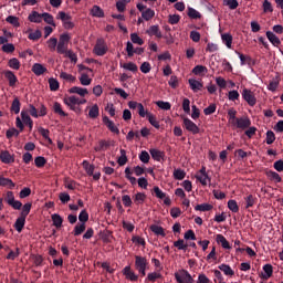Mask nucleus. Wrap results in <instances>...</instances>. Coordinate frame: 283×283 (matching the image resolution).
<instances>
[{
  "label": "nucleus",
  "instance_id": "f257e3e1",
  "mask_svg": "<svg viewBox=\"0 0 283 283\" xmlns=\"http://www.w3.org/2000/svg\"><path fill=\"white\" fill-rule=\"evenodd\" d=\"M71 39L72 38L67 33L61 34L57 41L56 52L57 54H63L66 59L72 60V50H69Z\"/></svg>",
  "mask_w": 283,
  "mask_h": 283
},
{
  "label": "nucleus",
  "instance_id": "f03ea898",
  "mask_svg": "<svg viewBox=\"0 0 283 283\" xmlns=\"http://www.w3.org/2000/svg\"><path fill=\"white\" fill-rule=\"evenodd\" d=\"M72 94H77L78 96H81L78 98L73 95L72 96V105H85V103H87V99H85V96H87V94H88L87 88L73 86Z\"/></svg>",
  "mask_w": 283,
  "mask_h": 283
},
{
  "label": "nucleus",
  "instance_id": "7ed1b4c3",
  "mask_svg": "<svg viewBox=\"0 0 283 283\" xmlns=\"http://www.w3.org/2000/svg\"><path fill=\"white\" fill-rule=\"evenodd\" d=\"M135 269L138 271V273L142 274V277H145L147 275V269H149V262H147V259L145 256H135Z\"/></svg>",
  "mask_w": 283,
  "mask_h": 283
},
{
  "label": "nucleus",
  "instance_id": "20e7f679",
  "mask_svg": "<svg viewBox=\"0 0 283 283\" xmlns=\"http://www.w3.org/2000/svg\"><path fill=\"white\" fill-rule=\"evenodd\" d=\"M175 280H177L178 283H191L193 282V277H191V274L187 270H179L175 273Z\"/></svg>",
  "mask_w": 283,
  "mask_h": 283
},
{
  "label": "nucleus",
  "instance_id": "39448f33",
  "mask_svg": "<svg viewBox=\"0 0 283 283\" xmlns=\"http://www.w3.org/2000/svg\"><path fill=\"white\" fill-rule=\"evenodd\" d=\"M232 127H237V129H249L251 127V119L247 116L238 117L232 124Z\"/></svg>",
  "mask_w": 283,
  "mask_h": 283
},
{
  "label": "nucleus",
  "instance_id": "423d86ee",
  "mask_svg": "<svg viewBox=\"0 0 283 283\" xmlns=\"http://www.w3.org/2000/svg\"><path fill=\"white\" fill-rule=\"evenodd\" d=\"M197 180H199V182L201 185H203V187H206V185H209V182H211V178H209V175L207 174V168L202 167L196 175Z\"/></svg>",
  "mask_w": 283,
  "mask_h": 283
},
{
  "label": "nucleus",
  "instance_id": "0eeeda50",
  "mask_svg": "<svg viewBox=\"0 0 283 283\" xmlns=\"http://www.w3.org/2000/svg\"><path fill=\"white\" fill-rule=\"evenodd\" d=\"M94 53L97 56H104V54L107 53V44H105V40H97L95 48H94Z\"/></svg>",
  "mask_w": 283,
  "mask_h": 283
},
{
  "label": "nucleus",
  "instance_id": "6e6552de",
  "mask_svg": "<svg viewBox=\"0 0 283 283\" xmlns=\"http://www.w3.org/2000/svg\"><path fill=\"white\" fill-rule=\"evenodd\" d=\"M184 127L185 129H187V132H190L191 134L200 133V128L198 127V125H196V123H193L189 118H184Z\"/></svg>",
  "mask_w": 283,
  "mask_h": 283
},
{
  "label": "nucleus",
  "instance_id": "1a4fd4ad",
  "mask_svg": "<svg viewBox=\"0 0 283 283\" xmlns=\"http://www.w3.org/2000/svg\"><path fill=\"white\" fill-rule=\"evenodd\" d=\"M242 97L248 102L249 105H251V107H253V105L256 103L255 95L253 92H251V90L244 88L242 92Z\"/></svg>",
  "mask_w": 283,
  "mask_h": 283
},
{
  "label": "nucleus",
  "instance_id": "9d476101",
  "mask_svg": "<svg viewBox=\"0 0 283 283\" xmlns=\"http://www.w3.org/2000/svg\"><path fill=\"white\" fill-rule=\"evenodd\" d=\"M57 19H61L65 30H70L72 28V21H70V15L64 11H60L57 13Z\"/></svg>",
  "mask_w": 283,
  "mask_h": 283
},
{
  "label": "nucleus",
  "instance_id": "9b49d317",
  "mask_svg": "<svg viewBox=\"0 0 283 283\" xmlns=\"http://www.w3.org/2000/svg\"><path fill=\"white\" fill-rule=\"evenodd\" d=\"M103 123L106 125V127L112 132L113 134H120V130L118 129V126L114 124L109 117H103Z\"/></svg>",
  "mask_w": 283,
  "mask_h": 283
},
{
  "label": "nucleus",
  "instance_id": "f8f14e48",
  "mask_svg": "<svg viewBox=\"0 0 283 283\" xmlns=\"http://www.w3.org/2000/svg\"><path fill=\"white\" fill-rule=\"evenodd\" d=\"M123 273L126 277V280H130V282H136L138 280V275L132 271V266L127 265L124 268Z\"/></svg>",
  "mask_w": 283,
  "mask_h": 283
},
{
  "label": "nucleus",
  "instance_id": "ddd939ff",
  "mask_svg": "<svg viewBox=\"0 0 283 283\" xmlns=\"http://www.w3.org/2000/svg\"><path fill=\"white\" fill-rule=\"evenodd\" d=\"M148 36H156L157 39H163V32H160V28L158 25H151L146 31Z\"/></svg>",
  "mask_w": 283,
  "mask_h": 283
},
{
  "label": "nucleus",
  "instance_id": "4468645a",
  "mask_svg": "<svg viewBox=\"0 0 283 283\" xmlns=\"http://www.w3.org/2000/svg\"><path fill=\"white\" fill-rule=\"evenodd\" d=\"M21 118H22V122L24 123V125H27L29 127L30 132H32V127L34 125V122L32 120V117H30L28 112L22 111L21 112Z\"/></svg>",
  "mask_w": 283,
  "mask_h": 283
},
{
  "label": "nucleus",
  "instance_id": "2eb2a0df",
  "mask_svg": "<svg viewBox=\"0 0 283 283\" xmlns=\"http://www.w3.org/2000/svg\"><path fill=\"white\" fill-rule=\"evenodd\" d=\"M0 160L1 163H4V165H10V163L14 161V158L12 157V155H10V151L2 150L0 153Z\"/></svg>",
  "mask_w": 283,
  "mask_h": 283
},
{
  "label": "nucleus",
  "instance_id": "dca6fc26",
  "mask_svg": "<svg viewBox=\"0 0 283 283\" xmlns=\"http://www.w3.org/2000/svg\"><path fill=\"white\" fill-rule=\"evenodd\" d=\"M32 72L35 74V76H42V74H45V72H48V69L41 63H35L32 66Z\"/></svg>",
  "mask_w": 283,
  "mask_h": 283
},
{
  "label": "nucleus",
  "instance_id": "f3484780",
  "mask_svg": "<svg viewBox=\"0 0 283 283\" xmlns=\"http://www.w3.org/2000/svg\"><path fill=\"white\" fill-rule=\"evenodd\" d=\"M4 77L9 81L10 87H14L19 81L12 71H4Z\"/></svg>",
  "mask_w": 283,
  "mask_h": 283
},
{
  "label": "nucleus",
  "instance_id": "a211bd4d",
  "mask_svg": "<svg viewBox=\"0 0 283 283\" xmlns=\"http://www.w3.org/2000/svg\"><path fill=\"white\" fill-rule=\"evenodd\" d=\"M25 219H27L25 217L20 216L15 220L13 227H14L15 231H18V233H21V231H23V228L25 227Z\"/></svg>",
  "mask_w": 283,
  "mask_h": 283
},
{
  "label": "nucleus",
  "instance_id": "6ab92c4d",
  "mask_svg": "<svg viewBox=\"0 0 283 283\" xmlns=\"http://www.w3.org/2000/svg\"><path fill=\"white\" fill-rule=\"evenodd\" d=\"M221 41L229 50H231L233 44V36L230 33L221 34Z\"/></svg>",
  "mask_w": 283,
  "mask_h": 283
},
{
  "label": "nucleus",
  "instance_id": "aec40b11",
  "mask_svg": "<svg viewBox=\"0 0 283 283\" xmlns=\"http://www.w3.org/2000/svg\"><path fill=\"white\" fill-rule=\"evenodd\" d=\"M188 83L192 92H200V90L203 87L202 82L195 78H190Z\"/></svg>",
  "mask_w": 283,
  "mask_h": 283
},
{
  "label": "nucleus",
  "instance_id": "412c9836",
  "mask_svg": "<svg viewBox=\"0 0 283 283\" xmlns=\"http://www.w3.org/2000/svg\"><path fill=\"white\" fill-rule=\"evenodd\" d=\"M90 76H94L92 75V73H82L80 76V83L81 85H92V78Z\"/></svg>",
  "mask_w": 283,
  "mask_h": 283
},
{
  "label": "nucleus",
  "instance_id": "4be33fe9",
  "mask_svg": "<svg viewBox=\"0 0 283 283\" xmlns=\"http://www.w3.org/2000/svg\"><path fill=\"white\" fill-rule=\"evenodd\" d=\"M29 21H31V23H41V21H43V14L32 11L29 15Z\"/></svg>",
  "mask_w": 283,
  "mask_h": 283
},
{
  "label": "nucleus",
  "instance_id": "5701e85b",
  "mask_svg": "<svg viewBox=\"0 0 283 283\" xmlns=\"http://www.w3.org/2000/svg\"><path fill=\"white\" fill-rule=\"evenodd\" d=\"M149 154L151 156V158H154L155 160H157V163H160V160H163V157L165 156V153L156 149V148H151L149 150Z\"/></svg>",
  "mask_w": 283,
  "mask_h": 283
},
{
  "label": "nucleus",
  "instance_id": "b1692460",
  "mask_svg": "<svg viewBox=\"0 0 283 283\" xmlns=\"http://www.w3.org/2000/svg\"><path fill=\"white\" fill-rule=\"evenodd\" d=\"M91 15L96 17L97 19H103V17H105V12L103 11V9H101V7L94 6L91 9Z\"/></svg>",
  "mask_w": 283,
  "mask_h": 283
},
{
  "label": "nucleus",
  "instance_id": "393cba45",
  "mask_svg": "<svg viewBox=\"0 0 283 283\" xmlns=\"http://www.w3.org/2000/svg\"><path fill=\"white\" fill-rule=\"evenodd\" d=\"M216 240L218 244H221L223 249H231V245L229 244V241H227V238L222 234H217Z\"/></svg>",
  "mask_w": 283,
  "mask_h": 283
},
{
  "label": "nucleus",
  "instance_id": "a878e982",
  "mask_svg": "<svg viewBox=\"0 0 283 283\" xmlns=\"http://www.w3.org/2000/svg\"><path fill=\"white\" fill-rule=\"evenodd\" d=\"M0 187H7L8 189H12L15 185L12 182V179L0 177Z\"/></svg>",
  "mask_w": 283,
  "mask_h": 283
},
{
  "label": "nucleus",
  "instance_id": "bb28decb",
  "mask_svg": "<svg viewBox=\"0 0 283 283\" xmlns=\"http://www.w3.org/2000/svg\"><path fill=\"white\" fill-rule=\"evenodd\" d=\"M133 200H134L135 205H143V202H145V200H147V195H145L143 192H137L133 197Z\"/></svg>",
  "mask_w": 283,
  "mask_h": 283
},
{
  "label": "nucleus",
  "instance_id": "cd10ccee",
  "mask_svg": "<svg viewBox=\"0 0 283 283\" xmlns=\"http://www.w3.org/2000/svg\"><path fill=\"white\" fill-rule=\"evenodd\" d=\"M153 17H156V11H154L153 9H146L145 11L142 12V18L145 21H151Z\"/></svg>",
  "mask_w": 283,
  "mask_h": 283
},
{
  "label": "nucleus",
  "instance_id": "c85d7f7f",
  "mask_svg": "<svg viewBox=\"0 0 283 283\" xmlns=\"http://www.w3.org/2000/svg\"><path fill=\"white\" fill-rule=\"evenodd\" d=\"M209 70L205 65H197L192 70V74H195L196 76H200V74H207Z\"/></svg>",
  "mask_w": 283,
  "mask_h": 283
},
{
  "label": "nucleus",
  "instance_id": "c756f323",
  "mask_svg": "<svg viewBox=\"0 0 283 283\" xmlns=\"http://www.w3.org/2000/svg\"><path fill=\"white\" fill-rule=\"evenodd\" d=\"M11 112L14 114H19L21 112V101H19V97H15L11 104Z\"/></svg>",
  "mask_w": 283,
  "mask_h": 283
},
{
  "label": "nucleus",
  "instance_id": "7c9ffc66",
  "mask_svg": "<svg viewBox=\"0 0 283 283\" xmlns=\"http://www.w3.org/2000/svg\"><path fill=\"white\" fill-rule=\"evenodd\" d=\"M219 269L224 273V275H229L230 277H233V275H235L233 269H231V266L227 264L219 265Z\"/></svg>",
  "mask_w": 283,
  "mask_h": 283
},
{
  "label": "nucleus",
  "instance_id": "2f4dec72",
  "mask_svg": "<svg viewBox=\"0 0 283 283\" xmlns=\"http://www.w3.org/2000/svg\"><path fill=\"white\" fill-rule=\"evenodd\" d=\"M49 87H50L51 92H59V87H60L59 81L54 77H50L49 78Z\"/></svg>",
  "mask_w": 283,
  "mask_h": 283
},
{
  "label": "nucleus",
  "instance_id": "473e14b6",
  "mask_svg": "<svg viewBox=\"0 0 283 283\" xmlns=\"http://www.w3.org/2000/svg\"><path fill=\"white\" fill-rule=\"evenodd\" d=\"M228 209L232 211V213H238L240 211V207L238 206V201L231 199L228 201Z\"/></svg>",
  "mask_w": 283,
  "mask_h": 283
},
{
  "label": "nucleus",
  "instance_id": "72a5a7b5",
  "mask_svg": "<svg viewBox=\"0 0 283 283\" xmlns=\"http://www.w3.org/2000/svg\"><path fill=\"white\" fill-rule=\"evenodd\" d=\"M150 231H153L155 235H163V238H165V229H163V227L160 226H156V224L150 226Z\"/></svg>",
  "mask_w": 283,
  "mask_h": 283
},
{
  "label": "nucleus",
  "instance_id": "f704fd0d",
  "mask_svg": "<svg viewBox=\"0 0 283 283\" xmlns=\"http://www.w3.org/2000/svg\"><path fill=\"white\" fill-rule=\"evenodd\" d=\"M32 210V203L28 202L22 207V211L20 213V217L28 218L30 216V211Z\"/></svg>",
  "mask_w": 283,
  "mask_h": 283
},
{
  "label": "nucleus",
  "instance_id": "c9c22d12",
  "mask_svg": "<svg viewBox=\"0 0 283 283\" xmlns=\"http://www.w3.org/2000/svg\"><path fill=\"white\" fill-rule=\"evenodd\" d=\"M266 36H268L269 41H270L273 45H279V44H280V38H277V35H275L273 32L268 31V32H266Z\"/></svg>",
  "mask_w": 283,
  "mask_h": 283
},
{
  "label": "nucleus",
  "instance_id": "e433bc0d",
  "mask_svg": "<svg viewBox=\"0 0 283 283\" xmlns=\"http://www.w3.org/2000/svg\"><path fill=\"white\" fill-rule=\"evenodd\" d=\"M146 118L148 119L150 125H153V127H155L156 129H160V123H158V120L156 119V115L150 113Z\"/></svg>",
  "mask_w": 283,
  "mask_h": 283
},
{
  "label": "nucleus",
  "instance_id": "4c0bfd02",
  "mask_svg": "<svg viewBox=\"0 0 283 283\" xmlns=\"http://www.w3.org/2000/svg\"><path fill=\"white\" fill-rule=\"evenodd\" d=\"M8 65L9 67H11V70H20L21 62H19V59L12 57L11 60H9Z\"/></svg>",
  "mask_w": 283,
  "mask_h": 283
},
{
  "label": "nucleus",
  "instance_id": "58836bf2",
  "mask_svg": "<svg viewBox=\"0 0 283 283\" xmlns=\"http://www.w3.org/2000/svg\"><path fill=\"white\" fill-rule=\"evenodd\" d=\"M53 112L54 114H59V116H67L66 112L63 111V108L61 107V104L55 102L53 105Z\"/></svg>",
  "mask_w": 283,
  "mask_h": 283
},
{
  "label": "nucleus",
  "instance_id": "ea45409f",
  "mask_svg": "<svg viewBox=\"0 0 283 283\" xmlns=\"http://www.w3.org/2000/svg\"><path fill=\"white\" fill-rule=\"evenodd\" d=\"M7 23H10L11 25H13V28H20L21 23H19V18L14 17V15H9L6 19Z\"/></svg>",
  "mask_w": 283,
  "mask_h": 283
},
{
  "label": "nucleus",
  "instance_id": "a19ab883",
  "mask_svg": "<svg viewBox=\"0 0 283 283\" xmlns=\"http://www.w3.org/2000/svg\"><path fill=\"white\" fill-rule=\"evenodd\" d=\"M48 48L51 50V52H54L59 45V40L56 38H51L48 40Z\"/></svg>",
  "mask_w": 283,
  "mask_h": 283
},
{
  "label": "nucleus",
  "instance_id": "79ce46f5",
  "mask_svg": "<svg viewBox=\"0 0 283 283\" xmlns=\"http://www.w3.org/2000/svg\"><path fill=\"white\" fill-rule=\"evenodd\" d=\"M122 67L128 72H138V66L134 62L124 63Z\"/></svg>",
  "mask_w": 283,
  "mask_h": 283
},
{
  "label": "nucleus",
  "instance_id": "37998d69",
  "mask_svg": "<svg viewBox=\"0 0 283 283\" xmlns=\"http://www.w3.org/2000/svg\"><path fill=\"white\" fill-rule=\"evenodd\" d=\"M263 271L265 273V274H263V277H265V280H269V277H271V275H273V265L265 264L263 266Z\"/></svg>",
  "mask_w": 283,
  "mask_h": 283
},
{
  "label": "nucleus",
  "instance_id": "c03bdc74",
  "mask_svg": "<svg viewBox=\"0 0 283 283\" xmlns=\"http://www.w3.org/2000/svg\"><path fill=\"white\" fill-rule=\"evenodd\" d=\"M46 163L48 160L43 156L35 157L34 159L35 167H38L39 169H41V167H45Z\"/></svg>",
  "mask_w": 283,
  "mask_h": 283
},
{
  "label": "nucleus",
  "instance_id": "a18cd8bd",
  "mask_svg": "<svg viewBox=\"0 0 283 283\" xmlns=\"http://www.w3.org/2000/svg\"><path fill=\"white\" fill-rule=\"evenodd\" d=\"M223 6H228L230 10H235L240 3H238V0H223Z\"/></svg>",
  "mask_w": 283,
  "mask_h": 283
},
{
  "label": "nucleus",
  "instance_id": "49530a36",
  "mask_svg": "<svg viewBox=\"0 0 283 283\" xmlns=\"http://www.w3.org/2000/svg\"><path fill=\"white\" fill-rule=\"evenodd\" d=\"M42 19L49 25L56 27V24L54 23V17H52V14H50V13H42Z\"/></svg>",
  "mask_w": 283,
  "mask_h": 283
},
{
  "label": "nucleus",
  "instance_id": "de8ad7c7",
  "mask_svg": "<svg viewBox=\"0 0 283 283\" xmlns=\"http://www.w3.org/2000/svg\"><path fill=\"white\" fill-rule=\"evenodd\" d=\"M174 247L178 249L179 251H187V243H185V240L179 239L178 241L174 242Z\"/></svg>",
  "mask_w": 283,
  "mask_h": 283
},
{
  "label": "nucleus",
  "instance_id": "09e8293b",
  "mask_svg": "<svg viewBox=\"0 0 283 283\" xmlns=\"http://www.w3.org/2000/svg\"><path fill=\"white\" fill-rule=\"evenodd\" d=\"M195 209L196 211H211V209H213V206L209 203H201L197 205Z\"/></svg>",
  "mask_w": 283,
  "mask_h": 283
},
{
  "label": "nucleus",
  "instance_id": "8fccbe9b",
  "mask_svg": "<svg viewBox=\"0 0 283 283\" xmlns=\"http://www.w3.org/2000/svg\"><path fill=\"white\" fill-rule=\"evenodd\" d=\"M98 105L95 104L90 108L88 116L90 118H98Z\"/></svg>",
  "mask_w": 283,
  "mask_h": 283
},
{
  "label": "nucleus",
  "instance_id": "3c124183",
  "mask_svg": "<svg viewBox=\"0 0 283 283\" xmlns=\"http://www.w3.org/2000/svg\"><path fill=\"white\" fill-rule=\"evenodd\" d=\"M188 17L190 19H200L202 14H200V12L193 8H188Z\"/></svg>",
  "mask_w": 283,
  "mask_h": 283
},
{
  "label": "nucleus",
  "instance_id": "603ef678",
  "mask_svg": "<svg viewBox=\"0 0 283 283\" xmlns=\"http://www.w3.org/2000/svg\"><path fill=\"white\" fill-rule=\"evenodd\" d=\"M130 41L137 45H143L145 43V41L140 36H138L137 33L130 34Z\"/></svg>",
  "mask_w": 283,
  "mask_h": 283
},
{
  "label": "nucleus",
  "instance_id": "864d4df0",
  "mask_svg": "<svg viewBox=\"0 0 283 283\" xmlns=\"http://www.w3.org/2000/svg\"><path fill=\"white\" fill-rule=\"evenodd\" d=\"M52 220H53V224H54V227H56V229L61 228V226L63 224V218H61V216H59V214H53Z\"/></svg>",
  "mask_w": 283,
  "mask_h": 283
},
{
  "label": "nucleus",
  "instance_id": "5fc2aeb1",
  "mask_svg": "<svg viewBox=\"0 0 283 283\" xmlns=\"http://www.w3.org/2000/svg\"><path fill=\"white\" fill-rule=\"evenodd\" d=\"M244 200H245V209H251V207L255 205V199L253 195H249L248 197L244 198Z\"/></svg>",
  "mask_w": 283,
  "mask_h": 283
},
{
  "label": "nucleus",
  "instance_id": "6e6d98bb",
  "mask_svg": "<svg viewBox=\"0 0 283 283\" xmlns=\"http://www.w3.org/2000/svg\"><path fill=\"white\" fill-rule=\"evenodd\" d=\"M139 70L143 74H149V72H151V64H149V62H144L142 63Z\"/></svg>",
  "mask_w": 283,
  "mask_h": 283
},
{
  "label": "nucleus",
  "instance_id": "4d7b16f0",
  "mask_svg": "<svg viewBox=\"0 0 283 283\" xmlns=\"http://www.w3.org/2000/svg\"><path fill=\"white\" fill-rule=\"evenodd\" d=\"M19 134H21V130H18L17 128H10L7 130L6 136L8 139H10L13 136L19 137Z\"/></svg>",
  "mask_w": 283,
  "mask_h": 283
},
{
  "label": "nucleus",
  "instance_id": "13d9d810",
  "mask_svg": "<svg viewBox=\"0 0 283 283\" xmlns=\"http://www.w3.org/2000/svg\"><path fill=\"white\" fill-rule=\"evenodd\" d=\"M157 107H159L160 109H165L166 112H168V109H171V104L169 102H163V101H158L156 102Z\"/></svg>",
  "mask_w": 283,
  "mask_h": 283
},
{
  "label": "nucleus",
  "instance_id": "bf43d9fd",
  "mask_svg": "<svg viewBox=\"0 0 283 283\" xmlns=\"http://www.w3.org/2000/svg\"><path fill=\"white\" fill-rule=\"evenodd\" d=\"M235 114H238V112L235 109H233V108H230L228 111V116H229L230 125H233L235 123V119L238 118V117H235Z\"/></svg>",
  "mask_w": 283,
  "mask_h": 283
},
{
  "label": "nucleus",
  "instance_id": "052dcab7",
  "mask_svg": "<svg viewBox=\"0 0 283 283\" xmlns=\"http://www.w3.org/2000/svg\"><path fill=\"white\" fill-rule=\"evenodd\" d=\"M185 176H187V174L182 169H176L174 171V177L176 178V180H185Z\"/></svg>",
  "mask_w": 283,
  "mask_h": 283
},
{
  "label": "nucleus",
  "instance_id": "680f3d73",
  "mask_svg": "<svg viewBox=\"0 0 283 283\" xmlns=\"http://www.w3.org/2000/svg\"><path fill=\"white\" fill-rule=\"evenodd\" d=\"M4 201L9 205V207L12 205V202L14 201V192L12 191H7V193L4 195Z\"/></svg>",
  "mask_w": 283,
  "mask_h": 283
},
{
  "label": "nucleus",
  "instance_id": "e2e57ef3",
  "mask_svg": "<svg viewBox=\"0 0 283 283\" xmlns=\"http://www.w3.org/2000/svg\"><path fill=\"white\" fill-rule=\"evenodd\" d=\"M42 33L40 30H36L34 32H31L28 36V39H30V41H39V39H41Z\"/></svg>",
  "mask_w": 283,
  "mask_h": 283
},
{
  "label": "nucleus",
  "instance_id": "0e129e2a",
  "mask_svg": "<svg viewBox=\"0 0 283 283\" xmlns=\"http://www.w3.org/2000/svg\"><path fill=\"white\" fill-rule=\"evenodd\" d=\"M2 52H6V54H12V52H14V44L12 43L3 44Z\"/></svg>",
  "mask_w": 283,
  "mask_h": 283
},
{
  "label": "nucleus",
  "instance_id": "69168bd1",
  "mask_svg": "<svg viewBox=\"0 0 283 283\" xmlns=\"http://www.w3.org/2000/svg\"><path fill=\"white\" fill-rule=\"evenodd\" d=\"M268 176H269V178L274 180V182H282V177H280V174H277L275 171H269Z\"/></svg>",
  "mask_w": 283,
  "mask_h": 283
},
{
  "label": "nucleus",
  "instance_id": "338daca9",
  "mask_svg": "<svg viewBox=\"0 0 283 283\" xmlns=\"http://www.w3.org/2000/svg\"><path fill=\"white\" fill-rule=\"evenodd\" d=\"M85 231V223H77L74 228V235H81Z\"/></svg>",
  "mask_w": 283,
  "mask_h": 283
},
{
  "label": "nucleus",
  "instance_id": "774afa93",
  "mask_svg": "<svg viewBox=\"0 0 283 283\" xmlns=\"http://www.w3.org/2000/svg\"><path fill=\"white\" fill-rule=\"evenodd\" d=\"M149 153H147V150H143L139 155V160L146 165L149 163Z\"/></svg>",
  "mask_w": 283,
  "mask_h": 283
}]
</instances>
